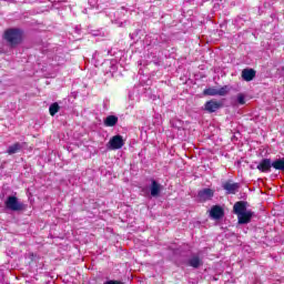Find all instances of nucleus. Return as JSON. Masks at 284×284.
Wrapping results in <instances>:
<instances>
[{
    "label": "nucleus",
    "mask_w": 284,
    "mask_h": 284,
    "mask_svg": "<svg viewBox=\"0 0 284 284\" xmlns=\"http://www.w3.org/2000/svg\"><path fill=\"white\" fill-rule=\"evenodd\" d=\"M3 39L10 48H17L23 43V30L19 28L7 29L3 33Z\"/></svg>",
    "instance_id": "f03ea898"
},
{
    "label": "nucleus",
    "mask_w": 284,
    "mask_h": 284,
    "mask_svg": "<svg viewBox=\"0 0 284 284\" xmlns=\"http://www.w3.org/2000/svg\"><path fill=\"white\" fill-rule=\"evenodd\" d=\"M237 103L245 105V95L243 93L237 94Z\"/></svg>",
    "instance_id": "6ab92c4d"
},
{
    "label": "nucleus",
    "mask_w": 284,
    "mask_h": 284,
    "mask_svg": "<svg viewBox=\"0 0 284 284\" xmlns=\"http://www.w3.org/2000/svg\"><path fill=\"white\" fill-rule=\"evenodd\" d=\"M223 108V102L216 100H210L204 103L203 110L209 114H213V112H219Z\"/></svg>",
    "instance_id": "20e7f679"
},
{
    "label": "nucleus",
    "mask_w": 284,
    "mask_h": 284,
    "mask_svg": "<svg viewBox=\"0 0 284 284\" xmlns=\"http://www.w3.org/2000/svg\"><path fill=\"white\" fill-rule=\"evenodd\" d=\"M22 149H23V144L16 142L8 148L7 154L9 155L17 154L18 152H21Z\"/></svg>",
    "instance_id": "f8f14e48"
},
{
    "label": "nucleus",
    "mask_w": 284,
    "mask_h": 284,
    "mask_svg": "<svg viewBox=\"0 0 284 284\" xmlns=\"http://www.w3.org/2000/svg\"><path fill=\"white\" fill-rule=\"evenodd\" d=\"M119 123V118L116 115H109L104 120L105 128H114Z\"/></svg>",
    "instance_id": "ddd939ff"
},
{
    "label": "nucleus",
    "mask_w": 284,
    "mask_h": 284,
    "mask_svg": "<svg viewBox=\"0 0 284 284\" xmlns=\"http://www.w3.org/2000/svg\"><path fill=\"white\" fill-rule=\"evenodd\" d=\"M210 214L212 219H223V216H225V210H223L220 205H214L211 207Z\"/></svg>",
    "instance_id": "1a4fd4ad"
},
{
    "label": "nucleus",
    "mask_w": 284,
    "mask_h": 284,
    "mask_svg": "<svg viewBox=\"0 0 284 284\" xmlns=\"http://www.w3.org/2000/svg\"><path fill=\"white\" fill-rule=\"evenodd\" d=\"M256 78V70L254 69H243L242 71V79L244 81H254V79Z\"/></svg>",
    "instance_id": "9d476101"
},
{
    "label": "nucleus",
    "mask_w": 284,
    "mask_h": 284,
    "mask_svg": "<svg viewBox=\"0 0 284 284\" xmlns=\"http://www.w3.org/2000/svg\"><path fill=\"white\" fill-rule=\"evenodd\" d=\"M197 197L201 203H205L207 201H212L214 199V190L212 189H203L197 192Z\"/></svg>",
    "instance_id": "423d86ee"
},
{
    "label": "nucleus",
    "mask_w": 284,
    "mask_h": 284,
    "mask_svg": "<svg viewBox=\"0 0 284 284\" xmlns=\"http://www.w3.org/2000/svg\"><path fill=\"white\" fill-rule=\"evenodd\" d=\"M258 172H262L263 174H267L272 172V160L271 159H263L256 166Z\"/></svg>",
    "instance_id": "0eeeda50"
},
{
    "label": "nucleus",
    "mask_w": 284,
    "mask_h": 284,
    "mask_svg": "<svg viewBox=\"0 0 284 284\" xmlns=\"http://www.w3.org/2000/svg\"><path fill=\"white\" fill-rule=\"evenodd\" d=\"M223 190H225L226 194H236L239 192V183H232V181H226L222 184Z\"/></svg>",
    "instance_id": "6e6552de"
},
{
    "label": "nucleus",
    "mask_w": 284,
    "mask_h": 284,
    "mask_svg": "<svg viewBox=\"0 0 284 284\" xmlns=\"http://www.w3.org/2000/svg\"><path fill=\"white\" fill-rule=\"evenodd\" d=\"M104 284H124V283L116 280H110V281H106Z\"/></svg>",
    "instance_id": "aec40b11"
},
{
    "label": "nucleus",
    "mask_w": 284,
    "mask_h": 284,
    "mask_svg": "<svg viewBox=\"0 0 284 284\" xmlns=\"http://www.w3.org/2000/svg\"><path fill=\"white\" fill-rule=\"evenodd\" d=\"M190 267H194V270H199L201 265H203V260L199 256H193L189 260Z\"/></svg>",
    "instance_id": "4468645a"
},
{
    "label": "nucleus",
    "mask_w": 284,
    "mask_h": 284,
    "mask_svg": "<svg viewBox=\"0 0 284 284\" xmlns=\"http://www.w3.org/2000/svg\"><path fill=\"white\" fill-rule=\"evenodd\" d=\"M233 212L237 216L239 225H247V223H252V216H254V212L247 211V202H235L233 205Z\"/></svg>",
    "instance_id": "f257e3e1"
},
{
    "label": "nucleus",
    "mask_w": 284,
    "mask_h": 284,
    "mask_svg": "<svg viewBox=\"0 0 284 284\" xmlns=\"http://www.w3.org/2000/svg\"><path fill=\"white\" fill-rule=\"evenodd\" d=\"M150 191H151V196L156 197L159 196V194H161V185L154 179L151 180Z\"/></svg>",
    "instance_id": "9b49d317"
},
{
    "label": "nucleus",
    "mask_w": 284,
    "mask_h": 284,
    "mask_svg": "<svg viewBox=\"0 0 284 284\" xmlns=\"http://www.w3.org/2000/svg\"><path fill=\"white\" fill-rule=\"evenodd\" d=\"M60 110L61 106L59 105V103L54 102L49 106V114L51 116H54Z\"/></svg>",
    "instance_id": "dca6fc26"
},
{
    "label": "nucleus",
    "mask_w": 284,
    "mask_h": 284,
    "mask_svg": "<svg viewBox=\"0 0 284 284\" xmlns=\"http://www.w3.org/2000/svg\"><path fill=\"white\" fill-rule=\"evenodd\" d=\"M272 168L278 170L280 172L284 171V159H277L272 162Z\"/></svg>",
    "instance_id": "2eb2a0df"
},
{
    "label": "nucleus",
    "mask_w": 284,
    "mask_h": 284,
    "mask_svg": "<svg viewBox=\"0 0 284 284\" xmlns=\"http://www.w3.org/2000/svg\"><path fill=\"white\" fill-rule=\"evenodd\" d=\"M227 94V87H222L217 90V97H225Z\"/></svg>",
    "instance_id": "a211bd4d"
},
{
    "label": "nucleus",
    "mask_w": 284,
    "mask_h": 284,
    "mask_svg": "<svg viewBox=\"0 0 284 284\" xmlns=\"http://www.w3.org/2000/svg\"><path fill=\"white\" fill-rule=\"evenodd\" d=\"M7 210H11L12 212H21L23 210V205L19 203V199L17 196H9L4 202Z\"/></svg>",
    "instance_id": "7ed1b4c3"
},
{
    "label": "nucleus",
    "mask_w": 284,
    "mask_h": 284,
    "mask_svg": "<svg viewBox=\"0 0 284 284\" xmlns=\"http://www.w3.org/2000/svg\"><path fill=\"white\" fill-rule=\"evenodd\" d=\"M204 97H217V89L207 88L203 91Z\"/></svg>",
    "instance_id": "f3484780"
},
{
    "label": "nucleus",
    "mask_w": 284,
    "mask_h": 284,
    "mask_svg": "<svg viewBox=\"0 0 284 284\" xmlns=\"http://www.w3.org/2000/svg\"><path fill=\"white\" fill-rule=\"evenodd\" d=\"M125 145V140H123V135H114L110 139L108 143L109 150H121Z\"/></svg>",
    "instance_id": "39448f33"
}]
</instances>
